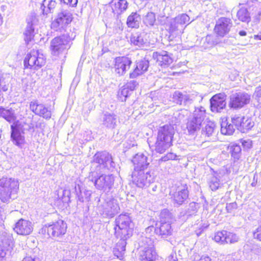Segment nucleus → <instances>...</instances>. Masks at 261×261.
Returning <instances> with one entry per match:
<instances>
[{"label": "nucleus", "mask_w": 261, "mask_h": 261, "mask_svg": "<svg viewBox=\"0 0 261 261\" xmlns=\"http://www.w3.org/2000/svg\"><path fill=\"white\" fill-rule=\"evenodd\" d=\"M153 58L156 60L159 65L164 67L168 66L173 62L172 58L167 51L162 50L159 52H155L153 54Z\"/></svg>", "instance_id": "393cba45"}, {"label": "nucleus", "mask_w": 261, "mask_h": 261, "mask_svg": "<svg viewBox=\"0 0 261 261\" xmlns=\"http://www.w3.org/2000/svg\"><path fill=\"white\" fill-rule=\"evenodd\" d=\"M43 106V105L39 103L37 100H34L30 102V108L31 110L36 115L40 114Z\"/></svg>", "instance_id": "79ce46f5"}, {"label": "nucleus", "mask_w": 261, "mask_h": 261, "mask_svg": "<svg viewBox=\"0 0 261 261\" xmlns=\"http://www.w3.org/2000/svg\"><path fill=\"white\" fill-rule=\"evenodd\" d=\"M115 235L119 239L114 250V254L117 258L121 259L125 251L126 240L130 238L133 233L134 227L127 226L126 227H114Z\"/></svg>", "instance_id": "7ed1b4c3"}, {"label": "nucleus", "mask_w": 261, "mask_h": 261, "mask_svg": "<svg viewBox=\"0 0 261 261\" xmlns=\"http://www.w3.org/2000/svg\"><path fill=\"white\" fill-rule=\"evenodd\" d=\"M205 41L211 45L210 47H212L215 43L214 41V37L211 35H207L205 39Z\"/></svg>", "instance_id": "13d9d810"}, {"label": "nucleus", "mask_w": 261, "mask_h": 261, "mask_svg": "<svg viewBox=\"0 0 261 261\" xmlns=\"http://www.w3.org/2000/svg\"><path fill=\"white\" fill-rule=\"evenodd\" d=\"M0 87H1V89L6 92L8 89L9 84H6V82L4 81V79H0Z\"/></svg>", "instance_id": "6e6d98bb"}, {"label": "nucleus", "mask_w": 261, "mask_h": 261, "mask_svg": "<svg viewBox=\"0 0 261 261\" xmlns=\"http://www.w3.org/2000/svg\"><path fill=\"white\" fill-rule=\"evenodd\" d=\"M6 252L3 250H0V261H4Z\"/></svg>", "instance_id": "338daca9"}, {"label": "nucleus", "mask_w": 261, "mask_h": 261, "mask_svg": "<svg viewBox=\"0 0 261 261\" xmlns=\"http://www.w3.org/2000/svg\"><path fill=\"white\" fill-rule=\"evenodd\" d=\"M233 124L228 123L226 121H223L221 123V132L222 134L225 135H231L234 132V128Z\"/></svg>", "instance_id": "4c0bfd02"}, {"label": "nucleus", "mask_w": 261, "mask_h": 261, "mask_svg": "<svg viewBox=\"0 0 261 261\" xmlns=\"http://www.w3.org/2000/svg\"><path fill=\"white\" fill-rule=\"evenodd\" d=\"M19 189L18 181L14 178L3 177L0 179V199L7 202L11 195L16 194Z\"/></svg>", "instance_id": "39448f33"}, {"label": "nucleus", "mask_w": 261, "mask_h": 261, "mask_svg": "<svg viewBox=\"0 0 261 261\" xmlns=\"http://www.w3.org/2000/svg\"><path fill=\"white\" fill-rule=\"evenodd\" d=\"M128 7V3L126 0H118L115 2L112 6L113 12L118 14L125 11Z\"/></svg>", "instance_id": "c9c22d12"}, {"label": "nucleus", "mask_w": 261, "mask_h": 261, "mask_svg": "<svg viewBox=\"0 0 261 261\" xmlns=\"http://www.w3.org/2000/svg\"><path fill=\"white\" fill-rule=\"evenodd\" d=\"M149 63L148 60L143 59L136 63V66L133 71L129 74L132 79L136 78L146 71L149 67Z\"/></svg>", "instance_id": "c85d7f7f"}, {"label": "nucleus", "mask_w": 261, "mask_h": 261, "mask_svg": "<svg viewBox=\"0 0 261 261\" xmlns=\"http://www.w3.org/2000/svg\"><path fill=\"white\" fill-rule=\"evenodd\" d=\"M237 17L240 21L243 22L248 23L251 21L250 13L248 9L244 7H241L238 11Z\"/></svg>", "instance_id": "f704fd0d"}, {"label": "nucleus", "mask_w": 261, "mask_h": 261, "mask_svg": "<svg viewBox=\"0 0 261 261\" xmlns=\"http://www.w3.org/2000/svg\"><path fill=\"white\" fill-rule=\"evenodd\" d=\"M71 39V37L68 35L55 37L51 41V49H65Z\"/></svg>", "instance_id": "a878e982"}, {"label": "nucleus", "mask_w": 261, "mask_h": 261, "mask_svg": "<svg viewBox=\"0 0 261 261\" xmlns=\"http://www.w3.org/2000/svg\"><path fill=\"white\" fill-rule=\"evenodd\" d=\"M211 109L213 112H220L225 108L226 102L222 95H215L210 99Z\"/></svg>", "instance_id": "b1692460"}, {"label": "nucleus", "mask_w": 261, "mask_h": 261, "mask_svg": "<svg viewBox=\"0 0 261 261\" xmlns=\"http://www.w3.org/2000/svg\"><path fill=\"white\" fill-rule=\"evenodd\" d=\"M198 204L195 202L190 203L187 210L188 214L189 215H192L195 214L198 209Z\"/></svg>", "instance_id": "de8ad7c7"}, {"label": "nucleus", "mask_w": 261, "mask_h": 261, "mask_svg": "<svg viewBox=\"0 0 261 261\" xmlns=\"http://www.w3.org/2000/svg\"><path fill=\"white\" fill-rule=\"evenodd\" d=\"M133 182L139 188H146L154 182L155 175L151 171H133L132 173Z\"/></svg>", "instance_id": "6e6552de"}, {"label": "nucleus", "mask_w": 261, "mask_h": 261, "mask_svg": "<svg viewBox=\"0 0 261 261\" xmlns=\"http://www.w3.org/2000/svg\"><path fill=\"white\" fill-rule=\"evenodd\" d=\"M94 173L91 180L94 182L96 189L103 192H109L114 185L115 177L113 174H102L100 175Z\"/></svg>", "instance_id": "9b49d317"}, {"label": "nucleus", "mask_w": 261, "mask_h": 261, "mask_svg": "<svg viewBox=\"0 0 261 261\" xmlns=\"http://www.w3.org/2000/svg\"><path fill=\"white\" fill-rule=\"evenodd\" d=\"M115 224L117 228L126 227L127 226L134 227V225L128 215L121 214L115 219Z\"/></svg>", "instance_id": "7c9ffc66"}, {"label": "nucleus", "mask_w": 261, "mask_h": 261, "mask_svg": "<svg viewBox=\"0 0 261 261\" xmlns=\"http://www.w3.org/2000/svg\"><path fill=\"white\" fill-rule=\"evenodd\" d=\"M134 168L133 171L147 170L150 163L147 156L143 153L136 154L132 160Z\"/></svg>", "instance_id": "4be33fe9"}, {"label": "nucleus", "mask_w": 261, "mask_h": 261, "mask_svg": "<svg viewBox=\"0 0 261 261\" xmlns=\"http://www.w3.org/2000/svg\"><path fill=\"white\" fill-rule=\"evenodd\" d=\"M257 182V175L256 173H254L253 177V181L251 185L252 187H255Z\"/></svg>", "instance_id": "0e129e2a"}, {"label": "nucleus", "mask_w": 261, "mask_h": 261, "mask_svg": "<svg viewBox=\"0 0 261 261\" xmlns=\"http://www.w3.org/2000/svg\"><path fill=\"white\" fill-rule=\"evenodd\" d=\"M238 34L241 36H245L247 35V32L245 31L241 30L239 31Z\"/></svg>", "instance_id": "774afa93"}, {"label": "nucleus", "mask_w": 261, "mask_h": 261, "mask_svg": "<svg viewBox=\"0 0 261 261\" xmlns=\"http://www.w3.org/2000/svg\"><path fill=\"white\" fill-rule=\"evenodd\" d=\"M190 21L189 16L185 13L177 15L166 24L170 36H177L183 33L184 25Z\"/></svg>", "instance_id": "9d476101"}, {"label": "nucleus", "mask_w": 261, "mask_h": 261, "mask_svg": "<svg viewBox=\"0 0 261 261\" xmlns=\"http://www.w3.org/2000/svg\"><path fill=\"white\" fill-rule=\"evenodd\" d=\"M241 151V147L238 145H233L230 147V151L231 155L235 159H238L239 157V153Z\"/></svg>", "instance_id": "a18cd8bd"}, {"label": "nucleus", "mask_w": 261, "mask_h": 261, "mask_svg": "<svg viewBox=\"0 0 261 261\" xmlns=\"http://www.w3.org/2000/svg\"><path fill=\"white\" fill-rule=\"evenodd\" d=\"M22 261H39L38 258H32L31 257H26Z\"/></svg>", "instance_id": "69168bd1"}, {"label": "nucleus", "mask_w": 261, "mask_h": 261, "mask_svg": "<svg viewBox=\"0 0 261 261\" xmlns=\"http://www.w3.org/2000/svg\"><path fill=\"white\" fill-rule=\"evenodd\" d=\"M167 213L168 216L169 214L166 211L162 212L161 214L162 219L161 221L155 224V233L161 237L163 239H166L168 237L172 234L173 229L171 225V222L168 220L166 221L165 219H168L165 217V215Z\"/></svg>", "instance_id": "ddd939ff"}, {"label": "nucleus", "mask_w": 261, "mask_h": 261, "mask_svg": "<svg viewBox=\"0 0 261 261\" xmlns=\"http://www.w3.org/2000/svg\"><path fill=\"white\" fill-rule=\"evenodd\" d=\"M61 2H63L71 7H75L77 5V0H59Z\"/></svg>", "instance_id": "864d4df0"}, {"label": "nucleus", "mask_w": 261, "mask_h": 261, "mask_svg": "<svg viewBox=\"0 0 261 261\" xmlns=\"http://www.w3.org/2000/svg\"><path fill=\"white\" fill-rule=\"evenodd\" d=\"M36 17L34 15H31L27 18V25L24 32V41L27 44H28L34 38V25L35 22Z\"/></svg>", "instance_id": "cd10ccee"}, {"label": "nucleus", "mask_w": 261, "mask_h": 261, "mask_svg": "<svg viewBox=\"0 0 261 261\" xmlns=\"http://www.w3.org/2000/svg\"><path fill=\"white\" fill-rule=\"evenodd\" d=\"M210 187L212 191H216L220 187L219 179L216 176H213L210 182Z\"/></svg>", "instance_id": "c03bdc74"}, {"label": "nucleus", "mask_w": 261, "mask_h": 261, "mask_svg": "<svg viewBox=\"0 0 261 261\" xmlns=\"http://www.w3.org/2000/svg\"><path fill=\"white\" fill-rule=\"evenodd\" d=\"M153 231L155 232V227L153 226H150L145 229L146 233L148 234H151Z\"/></svg>", "instance_id": "680f3d73"}, {"label": "nucleus", "mask_w": 261, "mask_h": 261, "mask_svg": "<svg viewBox=\"0 0 261 261\" xmlns=\"http://www.w3.org/2000/svg\"><path fill=\"white\" fill-rule=\"evenodd\" d=\"M33 227L32 223L28 220L20 219L15 224L14 230L20 235H28L33 231Z\"/></svg>", "instance_id": "5701e85b"}, {"label": "nucleus", "mask_w": 261, "mask_h": 261, "mask_svg": "<svg viewBox=\"0 0 261 261\" xmlns=\"http://www.w3.org/2000/svg\"><path fill=\"white\" fill-rule=\"evenodd\" d=\"M174 134V127L170 124L160 127L158 130L156 141L153 145L155 151L163 153L172 144Z\"/></svg>", "instance_id": "f257e3e1"}, {"label": "nucleus", "mask_w": 261, "mask_h": 261, "mask_svg": "<svg viewBox=\"0 0 261 261\" xmlns=\"http://www.w3.org/2000/svg\"><path fill=\"white\" fill-rule=\"evenodd\" d=\"M37 54V53H36ZM38 55L28 54L25 57L23 63L25 68L37 70L43 66L45 61L43 58L39 57Z\"/></svg>", "instance_id": "a211bd4d"}, {"label": "nucleus", "mask_w": 261, "mask_h": 261, "mask_svg": "<svg viewBox=\"0 0 261 261\" xmlns=\"http://www.w3.org/2000/svg\"><path fill=\"white\" fill-rule=\"evenodd\" d=\"M100 121L103 127L112 130L117 125L118 117L114 113L105 112L100 115Z\"/></svg>", "instance_id": "6ab92c4d"}, {"label": "nucleus", "mask_w": 261, "mask_h": 261, "mask_svg": "<svg viewBox=\"0 0 261 261\" xmlns=\"http://www.w3.org/2000/svg\"><path fill=\"white\" fill-rule=\"evenodd\" d=\"M67 225L62 220H59L51 224H46L39 231V233L44 237L57 238L63 236L66 232Z\"/></svg>", "instance_id": "423d86ee"}, {"label": "nucleus", "mask_w": 261, "mask_h": 261, "mask_svg": "<svg viewBox=\"0 0 261 261\" xmlns=\"http://www.w3.org/2000/svg\"><path fill=\"white\" fill-rule=\"evenodd\" d=\"M215 125L213 122H208L204 128L202 129V133L207 137L211 136L214 132Z\"/></svg>", "instance_id": "a19ab883"}, {"label": "nucleus", "mask_w": 261, "mask_h": 261, "mask_svg": "<svg viewBox=\"0 0 261 261\" xmlns=\"http://www.w3.org/2000/svg\"><path fill=\"white\" fill-rule=\"evenodd\" d=\"M156 21L155 14L148 12L143 18V21L146 26H153Z\"/></svg>", "instance_id": "58836bf2"}, {"label": "nucleus", "mask_w": 261, "mask_h": 261, "mask_svg": "<svg viewBox=\"0 0 261 261\" xmlns=\"http://www.w3.org/2000/svg\"><path fill=\"white\" fill-rule=\"evenodd\" d=\"M253 96L258 104H261V87L256 88Z\"/></svg>", "instance_id": "3c124183"}, {"label": "nucleus", "mask_w": 261, "mask_h": 261, "mask_svg": "<svg viewBox=\"0 0 261 261\" xmlns=\"http://www.w3.org/2000/svg\"><path fill=\"white\" fill-rule=\"evenodd\" d=\"M239 239L236 234L226 230L216 232L214 237V240L221 244L234 243L238 241Z\"/></svg>", "instance_id": "412c9836"}, {"label": "nucleus", "mask_w": 261, "mask_h": 261, "mask_svg": "<svg viewBox=\"0 0 261 261\" xmlns=\"http://www.w3.org/2000/svg\"><path fill=\"white\" fill-rule=\"evenodd\" d=\"M206 117L205 109L200 107L195 108L193 114L188 118L186 128L189 135H195L199 132Z\"/></svg>", "instance_id": "20e7f679"}, {"label": "nucleus", "mask_w": 261, "mask_h": 261, "mask_svg": "<svg viewBox=\"0 0 261 261\" xmlns=\"http://www.w3.org/2000/svg\"><path fill=\"white\" fill-rule=\"evenodd\" d=\"M56 2L53 0H44L41 6L43 15L53 13L56 6Z\"/></svg>", "instance_id": "e433bc0d"}, {"label": "nucleus", "mask_w": 261, "mask_h": 261, "mask_svg": "<svg viewBox=\"0 0 261 261\" xmlns=\"http://www.w3.org/2000/svg\"><path fill=\"white\" fill-rule=\"evenodd\" d=\"M232 22L229 18L220 17L216 21L214 31L217 35L224 37L230 31Z\"/></svg>", "instance_id": "f3484780"}, {"label": "nucleus", "mask_w": 261, "mask_h": 261, "mask_svg": "<svg viewBox=\"0 0 261 261\" xmlns=\"http://www.w3.org/2000/svg\"><path fill=\"white\" fill-rule=\"evenodd\" d=\"M254 15V17L255 21L257 22H259L260 20L261 10L257 11V12L255 13Z\"/></svg>", "instance_id": "052dcab7"}, {"label": "nucleus", "mask_w": 261, "mask_h": 261, "mask_svg": "<svg viewBox=\"0 0 261 261\" xmlns=\"http://www.w3.org/2000/svg\"><path fill=\"white\" fill-rule=\"evenodd\" d=\"M23 125L18 121L11 125V139L12 143L16 146L21 148L25 142L24 137L22 135L23 133L22 127Z\"/></svg>", "instance_id": "dca6fc26"}, {"label": "nucleus", "mask_w": 261, "mask_h": 261, "mask_svg": "<svg viewBox=\"0 0 261 261\" xmlns=\"http://www.w3.org/2000/svg\"><path fill=\"white\" fill-rule=\"evenodd\" d=\"M132 63L130 59L128 57L124 56L117 57L115 60V72L120 76L123 75L129 69Z\"/></svg>", "instance_id": "aec40b11"}, {"label": "nucleus", "mask_w": 261, "mask_h": 261, "mask_svg": "<svg viewBox=\"0 0 261 261\" xmlns=\"http://www.w3.org/2000/svg\"><path fill=\"white\" fill-rule=\"evenodd\" d=\"M129 91L125 86L121 87L118 92L117 96L119 99L121 101H125Z\"/></svg>", "instance_id": "37998d69"}, {"label": "nucleus", "mask_w": 261, "mask_h": 261, "mask_svg": "<svg viewBox=\"0 0 261 261\" xmlns=\"http://www.w3.org/2000/svg\"><path fill=\"white\" fill-rule=\"evenodd\" d=\"M167 261H178L176 252H172L167 258Z\"/></svg>", "instance_id": "bf43d9fd"}, {"label": "nucleus", "mask_w": 261, "mask_h": 261, "mask_svg": "<svg viewBox=\"0 0 261 261\" xmlns=\"http://www.w3.org/2000/svg\"><path fill=\"white\" fill-rule=\"evenodd\" d=\"M250 96L244 92H239L232 94L229 96L228 106L230 108L239 109L248 103Z\"/></svg>", "instance_id": "2eb2a0df"}, {"label": "nucleus", "mask_w": 261, "mask_h": 261, "mask_svg": "<svg viewBox=\"0 0 261 261\" xmlns=\"http://www.w3.org/2000/svg\"><path fill=\"white\" fill-rule=\"evenodd\" d=\"M139 256L141 260L153 261L156 253L154 249L153 241L149 237H143L140 244Z\"/></svg>", "instance_id": "0eeeda50"}, {"label": "nucleus", "mask_w": 261, "mask_h": 261, "mask_svg": "<svg viewBox=\"0 0 261 261\" xmlns=\"http://www.w3.org/2000/svg\"><path fill=\"white\" fill-rule=\"evenodd\" d=\"M194 261H212V259L208 256L203 255L198 260L194 259Z\"/></svg>", "instance_id": "e2e57ef3"}, {"label": "nucleus", "mask_w": 261, "mask_h": 261, "mask_svg": "<svg viewBox=\"0 0 261 261\" xmlns=\"http://www.w3.org/2000/svg\"><path fill=\"white\" fill-rule=\"evenodd\" d=\"M253 236L255 239L261 241V225L257 228L256 231L254 232Z\"/></svg>", "instance_id": "5fc2aeb1"}, {"label": "nucleus", "mask_w": 261, "mask_h": 261, "mask_svg": "<svg viewBox=\"0 0 261 261\" xmlns=\"http://www.w3.org/2000/svg\"><path fill=\"white\" fill-rule=\"evenodd\" d=\"M188 187L186 185L181 188H178V191L175 192L173 195L174 203L178 206L181 205L188 198Z\"/></svg>", "instance_id": "c756f323"}, {"label": "nucleus", "mask_w": 261, "mask_h": 261, "mask_svg": "<svg viewBox=\"0 0 261 261\" xmlns=\"http://www.w3.org/2000/svg\"><path fill=\"white\" fill-rule=\"evenodd\" d=\"M97 210L104 217H113L120 208L115 200L101 198L98 200Z\"/></svg>", "instance_id": "1a4fd4ad"}, {"label": "nucleus", "mask_w": 261, "mask_h": 261, "mask_svg": "<svg viewBox=\"0 0 261 261\" xmlns=\"http://www.w3.org/2000/svg\"><path fill=\"white\" fill-rule=\"evenodd\" d=\"M237 207L238 204L236 202L227 203L226 206V209L228 213H231L232 210L237 209Z\"/></svg>", "instance_id": "603ef678"}, {"label": "nucleus", "mask_w": 261, "mask_h": 261, "mask_svg": "<svg viewBox=\"0 0 261 261\" xmlns=\"http://www.w3.org/2000/svg\"><path fill=\"white\" fill-rule=\"evenodd\" d=\"M231 122L242 133H246L254 125V122L249 117L235 115L231 117Z\"/></svg>", "instance_id": "4468645a"}, {"label": "nucleus", "mask_w": 261, "mask_h": 261, "mask_svg": "<svg viewBox=\"0 0 261 261\" xmlns=\"http://www.w3.org/2000/svg\"><path fill=\"white\" fill-rule=\"evenodd\" d=\"M40 114H37L46 119H49L50 118L51 116V113L50 110H48L47 108H46L44 106L42 107V110H41V112Z\"/></svg>", "instance_id": "49530a36"}, {"label": "nucleus", "mask_w": 261, "mask_h": 261, "mask_svg": "<svg viewBox=\"0 0 261 261\" xmlns=\"http://www.w3.org/2000/svg\"><path fill=\"white\" fill-rule=\"evenodd\" d=\"M0 116L9 123L13 122L16 119L14 110L12 108L6 109L3 107H0Z\"/></svg>", "instance_id": "2f4dec72"}, {"label": "nucleus", "mask_w": 261, "mask_h": 261, "mask_svg": "<svg viewBox=\"0 0 261 261\" xmlns=\"http://www.w3.org/2000/svg\"><path fill=\"white\" fill-rule=\"evenodd\" d=\"M74 192L77 198V202H88L90 200L91 191L85 189L82 186L75 184L74 186Z\"/></svg>", "instance_id": "bb28decb"}, {"label": "nucleus", "mask_w": 261, "mask_h": 261, "mask_svg": "<svg viewBox=\"0 0 261 261\" xmlns=\"http://www.w3.org/2000/svg\"><path fill=\"white\" fill-rule=\"evenodd\" d=\"M72 19V15L69 11L62 10L51 23V28L60 32L65 31L66 27L71 23Z\"/></svg>", "instance_id": "f8f14e48"}, {"label": "nucleus", "mask_w": 261, "mask_h": 261, "mask_svg": "<svg viewBox=\"0 0 261 261\" xmlns=\"http://www.w3.org/2000/svg\"><path fill=\"white\" fill-rule=\"evenodd\" d=\"M140 15L136 12H133L128 16L126 24L127 26L132 28H138L141 21Z\"/></svg>", "instance_id": "72a5a7b5"}, {"label": "nucleus", "mask_w": 261, "mask_h": 261, "mask_svg": "<svg viewBox=\"0 0 261 261\" xmlns=\"http://www.w3.org/2000/svg\"><path fill=\"white\" fill-rule=\"evenodd\" d=\"M138 86V83L136 80H132L128 82L125 86L129 90L133 91Z\"/></svg>", "instance_id": "8fccbe9b"}, {"label": "nucleus", "mask_w": 261, "mask_h": 261, "mask_svg": "<svg viewBox=\"0 0 261 261\" xmlns=\"http://www.w3.org/2000/svg\"><path fill=\"white\" fill-rule=\"evenodd\" d=\"M175 157L176 155L172 153H168L159 160V163L161 164L162 162H166L170 160H174Z\"/></svg>", "instance_id": "09e8293b"}, {"label": "nucleus", "mask_w": 261, "mask_h": 261, "mask_svg": "<svg viewBox=\"0 0 261 261\" xmlns=\"http://www.w3.org/2000/svg\"><path fill=\"white\" fill-rule=\"evenodd\" d=\"M131 43L138 46H141L144 43V41L142 37L138 33L133 34L130 39Z\"/></svg>", "instance_id": "ea45409f"}, {"label": "nucleus", "mask_w": 261, "mask_h": 261, "mask_svg": "<svg viewBox=\"0 0 261 261\" xmlns=\"http://www.w3.org/2000/svg\"><path fill=\"white\" fill-rule=\"evenodd\" d=\"M249 9L252 15H254L257 12V11L261 10V8H259L258 5H253L252 6H250Z\"/></svg>", "instance_id": "4d7b16f0"}, {"label": "nucleus", "mask_w": 261, "mask_h": 261, "mask_svg": "<svg viewBox=\"0 0 261 261\" xmlns=\"http://www.w3.org/2000/svg\"><path fill=\"white\" fill-rule=\"evenodd\" d=\"M115 167V163L113 161L111 154L107 151L98 152L93 156L92 163L91 176H93L94 173L100 172L101 169L112 170Z\"/></svg>", "instance_id": "f03ea898"}, {"label": "nucleus", "mask_w": 261, "mask_h": 261, "mask_svg": "<svg viewBox=\"0 0 261 261\" xmlns=\"http://www.w3.org/2000/svg\"><path fill=\"white\" fill-rule=\"evenodd\" d=\"M173 97L176 100V103L180 105L189 106L192 102V100L189 95L183 94L179 92H175L174 93Z\"/></svg>", "instance_id": "473e14b6"}]
</instances>
